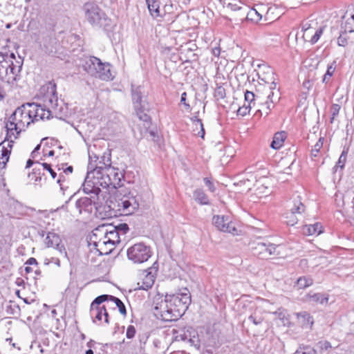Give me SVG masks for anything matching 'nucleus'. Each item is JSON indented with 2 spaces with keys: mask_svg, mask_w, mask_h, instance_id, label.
I'll use <instances>...</instances> for the list:
<instances>
[{
  "mask_svg": "<svg viewBox=\"0 0 354 354\" xmlns=\"http://www.w3.org/2000/svg\"><path fill=\"white\" fill-rule=\"evenodd\" d=\"M193 196H194V200L201 205L209 204V200H208L207 196L201 189H198L195 190L194 192Z\"/></svg>",
  "mask_w": 354,
  "mask_h": 354,
  "instance_id": "obj_33",
  "label": "nucleus"
},
{
  "mask_svg": "<svg viewBox=\"0 0 354 354\" xmlns=\"http://www.w3.org/2000/svg\"><path fill=\"white\" fill-rule=\"evenodd\" d=\"M339 46H345L347 44V39L343 35H340L337 39Z\"/></svg>",
  "mask_w": 354,
  "mask_h": 354,
  "instance_id": "obj_53",
  "label": "nucleus"
},
{
  "mask_svg": "<svg viewBox=\"0 0 354 354\" xmlns=\"http://www.w3.org/2000/svg\"><path fill=\"white\" fill-rule=\"evenodd\" d=\"M297 317L303 327H311L313 324V319L307 312L298 313Z\"/></svg>",
  "mask_w": 354,
  "mask_h": 354,
  "instance_id": "obj_29",
  "label": "nucleus"
},
{
  "mask_svg": "<svg viewBox=\"0 0 354 354\" xmlns=\"http://www.w3.org/2000/svg\"><path fill=\"white\" fill-rule=\"evenodd\" d=\"M344 21L342 24V28L344 30L345 32H354V14H348V12L343 17Z\"/></svg>",
  "mask_w": 354,
  "mask_h": 354,
  "instance_id": "obj_25",
  "label": "nucleus"
},
{
  "mask_svg": "<svg viewBox=\"0 0 354 354\" xmlns=\"http://www.w3.org/2000/svg\"><path fill=\"white\" fill-rule=\"evenodd\" d=\"M85 354H94V353H93V350L90 348V349L86 351Z\"/></svg>",
  "mask_w": 354,
  "mask_h": 354,
  "instance_id": "obj_64",
  "label": "nucleus"
},
{
  "mask_svg": "<svg viewBox=\"0 0 354 354\" xmlns=\"http://www.w3.org/2000/svg\"><path fill=\"white\" fill-rule=\"evenodd\" d=\"M95 77L105 81L113 80V76L111 71L110 64L109 63H103Z\"/></svg>",
  "mask_w": 354,
  "mask_h": 354,
  "instance_id": "obj_24",
  "label": "nucleus"
},
{
  "mask_svg": "<svg viewBox=\"0 0 354 354\" xmlns=\"http://www.w3.org/2000/svg\"><path fill=\"white\" fill-rule=\"evenodd\" d=\"M192 122H193L194 133L196 135L203 138L204 136H205V129L203 127V124L202 123V120L200 119H198V118H196V117H195L194 119L192 118Z\"/></svg>",
  "mask_w": 354,
  "mask_h": 354,
  "instance_id": "obj_32",
  "label": "nucleus"
},
{
  "mask_svg": "<svg viewBox=\"0 0 354 354\" xmlns=\"http://www.w3.org/2000/svg\"><path fill=\"white\" fill-rule=\"evenodd\" d=\"M30 123L26 104H23L14 111L6 122V139H17L19 133L25 131Z\"/></svg>",
  "mask_w": 354,
  "mask_h": 354,
  "instance_id": "obj_4",
  "label": "nucleus"
},
{
  "mask_svg": "<svg viewBox=\"0 0 354 354\" xmlns=\"http://www.w3.org/2000/svg\"><path fill=\"white\" fill-rule=\"evenodd\" d=\"M252 106L245 103L243 106H241L237 110V114L241 116H245L250 113Z\"/></svg>",
  "mask_w": 354,
  "mask_h": 354,
  "instance_id": "obj_41",
  "label": "nucleus"
},
{
  "mask_svg": "<svg viewBox=\"0 0 354 354\" xmlns=\"http://www.w3.org/2000/svg\"><path fill=\"white\" fill-rule=\"evenodd\" d=\"M131 93L134 108L138 118L145 122V125H149L150 118L145 113L146 105L145 101L142 100L141 87L132 86Z\"/></svg>",
  "mask_w": 354,
  "mask_h": 354,
  "instance_id": "obj_14",
  "label": "nucleus"
},
{
  "mask_svg": "<svg viewBox=\"0 0 354 354\" xmlns=\"http://www.w3.org/2000/svg\"><path fill=\"white\" fill-rule=\"evenodd\" d=\"M6 82L0 80V102H3L7 96Z\"/></svg>",
  "mask_w": 354,
  "mask_h": 354,
  "instance_id": "obj_44",
  "label": "nucleus"
},
{
  "mask_svg": "<svg viewBox=\"0 0 354 354\" xmlns=\"http://www.w3.org/2000/svg\"><path fill=\"white\" fill-rule=\"evenodd\" d=\"M105 301H108L107 296L102 295L97 297L91 304L90 313L91 316L98 321H101L102 316H104L105 323L109 324V314L105 307L104 306H100Z\"/></svg>",
  "mask_w": 354,
  "mask_h": 354,
  "instance_id": "obj_15",
  "label": "nucleus"
},
{
  "mask_svg": "<svg viewBox=\"0 0 354 354\" xmlns=\"http://www.w3.org/2000/svg\"><path fill=\"white\" fill-rule=\"evenodd\" d=\"M153 275L145 270L140 274V280L137 283L138 288L147 290L153 286Z\"/></svg>",
  "mask_w": 354,
  "mask_h": 354,
  "instance_id": "obj_23",
  "label": "nucleus"
},
{
  "mask_svg": "<svg viewBox=\"0 0 354 354\" xmlns=\"http://www.w3.org/2000/svg\"><path fill=\"white\" fill-rule=\"evenodd\" d=\"M341 107L337 104H333L331 106L330 111L332 117L330 118V122L333 123L335 118L339 114Z\"/></svg>",
  "mask_w": 354,
  "mask_h": 354,
  "instance_id": "obj_42",
  "label": "nucleus"
},
{
  "mask_svg": "<svg viewBox=\"0 0 354 354\" xmlns=\"http://www.w3.org/2000/svg\"><path fill=\"white\" fill-rule=\"evenodd\" d=\"M260 91V89H256V93H254L253 92L247 91L245 93V101L248 103V104L250 105L253 104V105L255 104L256 101L259 102V100H261L263 98V96L259 95V93Z\"/></svg>",
  "mask_w": 354,
  "mask_h": 354,
  "instance_id": "obj_31",
  "label": "nucleus"
},
{
  "mask_svg": "<svg viewBox=\"0 0 354 354\" xmlns=\"http://www.w3.org/2000/svg\"><path fill=\"white\" fill-rule=\"evenodd\" d=\"M289 209L284 214L285 222L287 225L293 226L297 223L299 216L306 210V207L301 201V197L297 196L288 204Z\"/></svg>",
  "mask_w": 354,
  "mask_h": 354,
  "instance_id": "obj_11",
  "label": "nucleus"
},
{
  "mask_svg": "<svg viewBox=\"0 0 354 354\" xmlns=\"http://www.w3.org/2000/svg\"><path fill=\"white\" fill-rule=\"evenodd\" d=\"M23 59L16 57L15 53L0 52V80L9 84H14L21 77Z\"/></svg>",
  "mask_w": 354,
  "mask_h": 354,
  "instance_id": "obj_2",
  "label": "nucleus"
},
{
  "mask_svg": "<svg viewBox=\"0 0 354 354\" xmlns=\"http://www.w3.org/2000/svg\"><path fill=\"white\" fill-rule=\"evenodd\" d=\"M346 152L345 151H343L342 154L340 155L338 162H337L336 165L334 167V169L337 171V169L338 167H340L341 169H343L344 167V164L346 162Z\"/></svg>",
  "mask_w": 354,
  "mask_h": 354,
  "instance_id": "obj_39",
  "label": "nucleus"
},
{
  "mask_svg": "<svg viewBox=\"0 0 354 354\" xmlns=\"http://www.w3.org/2000/svg\"><path fill=\"white\" fill-rule=\"evenodd\" d=\"M307 297L310 302L316 304L326 305L328 302V297L323 293H309Z\"/></svg>",
  "mask_w": 354,
  "mask_h": 354,
  "instance_id": "obj_27",
  "label": "nucleus"
},
{
  "mask_svg": "<svg viewBox=\"0 0 354 354\" xmlns=\"http://www.w3.org/2000/svg\"><path fill=\"white\" fill-rule=\"evenodd\" d=\"M151 256L150 248L142 243H136L127 250V257L135 263L147 261Z\"/></svg>",
  "mask_w": 354,
  "mask_h": 354,
  "instance_id": "obj_12",
  "label": "nucleus"
},
{
  "mask_svg": "<svg viewBox=\"0 0 354 354\" xmlns=\"http://www.w3.org/2000/svg\"><path fill=\"white\" fill-rule=\"evenodd\" d=\"M135 334H136L135 327L131 325L129 326L127 328V333H126L127 337L129 339H131L135 336Z\"/></svg>",
  "mask_w": 354,
  "mask_h": 354,
  "instance_id": "obj_46",
  "label": "nucleus"
},
{
  "mask_svg": "<svg viewBox=\"0 0 354 354\" xmlns=\"http://www.w3.org/2000/svg\"><path fill=\"white\" fill-rule=\"evenodd\" d=\"M31 122L40 120H49L54 116L57 117L61 111L44 106L43 103H26Z\"/></svg>",
  "mask_w": 354,
  "mask_h": 354,
  "instance_id": "obj_10",
  "label": "nucleus"
},
{
  "mask_svg": "<svg viewBox=\"0 0 354 354\" xmlns=\"http://www.w3.org/2000/svg\"><path fill=\"white\" fill-rule=\"evenodd\" d=\"M73 168L72 166L68 167L66 169L64 170V173L66 174H71L73 172Z\"/></svg>",
  "mask_w": 354,
  "mask_h": 354,
  "instance_id": "obj_60",
  "label": "nucleus"
},
{
  "mask_svg": "<svg viewBox=\"0 0 354 354\" xmlns=\"http://www.w3.org/2000/svg\"><path fill=\"white\" fill-rule=\"evenodd\" d=\"M82 10L86 19L92 26L106 28L109 25L110 19L96 3L93 1L85 3Z\"/></svg>",
  "mask_w": 354,
  "mask_h": 354,
  "instance_id": "obj_8",
  "label": "nucleus"
},
{
  "mask_svg": "<svg viewBox=\"0 0 354 354\" xmlns=\"http://www.w3.org/2000/svg\"><path fill=\"white\" fill-rule=\"evenodd\" d=\"M64 176L63 175H59V178L57 180V183L59 184L61 189H63L62 182L64 180Z\"/></svg>",
  "mask_w": 354,
  "mask_h": 354,
  "instance_id": "obj_57",
  "label": "nucleus"
},
{
  "mask_svg": "<svg viewBox=\"0 0 354 354\" xmlns=\"http://www.w3.org/2000/svg\"><path fill=\"white\" fill-rule=\"evenodd\" d=\"M103 236V238H100L98 241H94L93 245L101 254H107L111 252V248L108 250L104 248L107 245L113 246L115 243L120 241L119 232H117L114 226L111 225H102L95 228L93 231V236Z\"/></svg>",
  "mask_w": 354,
  "mask_h": 354,
  "instance_id": "obj_5",
  "label": "nucleus"
},
{
  "mask_svg": "<svg viewBox=\"0 0 354 354\" xmlns=\"http://www.w3.org/2000/svg\"><path fill=\"white\" fill-rule=\"evenodd\" d=\"M42 166L43 169H46L48 171H49L53 178H55L57 176L56 172L53 169H52L50 165L44 162L42 163Z\"/></svg>",
  "mask_w": 354,
  "mask_h": 354,
  "instance_id": "obj_47",
  "label": "nucleus"
},
{
  "mask_svg": "<svg viewBox=\"0 0 354 354\" xmlns=\"http://www.w3.org/2000/svg\"><path fill=\"white\" fill-rule=\"evenodd\" d=\"M286 138V133L284 131L277 132L274 134L270 147L274 149H280Z\"/></svg>",
  "mask_w": 354,
  "mask_h": 354,
  "instance_id": "obj_28",
  "label": "nucleus"
},
{
  "mask_svg": "<svg viewBox=\"0 0 354 354\" xmlns=\"http://www.w3.org/2000/svg\"><path fill=\"white\" fill-rule=\"evenodd\" d=\"M213 223L215 227L220 231L230 233L233 235L238 234V230L234 223H233L228 216H214Z\"/></svg>",
  "mask_w": 354,
  "mask_h": 354,
  "instance_id": "obj_16",
  "label": "nucleus"
},
{
  "mask_svg": "<svg viewBox=\"0 0 354 354\" xmlns=\"http://www.w3.org/2000/svg\"><path fill=\"white\" fill-rule=\"evenodd\" d=\"M324 140V138H319V140L314 145L313 148L311 150V154L313 156H317L318 153L319 152L320 149L323 146Z\"/></svg>",
  "mask_w": 354,
  "mask_h": 354,
  "instance_id": "obj_37",
  "label": "nucleus"
},
{
  "mask_svg": "<svg viewBox=\"0 0 354 354\" xmlns=\"http://www.w3.org/2000/svg\"><path fill=\"white\" fill-rule=\"evenodd\" d=\"M268 73L270 76L268 78L261 77L259 75V78L263 81L265 84L260 86L257 89H260L259 93V95L263 96L261 100H259V102L261 105V109H259L258 111H264L266 115H268L269 111L274 106V104L277 103L279 98V91L277 88V84L274 82V72L273 71L268 68Z\"/></svg>",
  "mask_w": 354,
  "mask_h": 354,
  "instance_id": "obj_3",
  "label": "nucleus"
},
{
  "mask_svg": "<svg viewBox=\"0 0 354 354\" xmlns=\"http://www.w3.org/2000/svg\"><path fill=\"white\" fill-rule=\"evenodd\" d=\"M220 52H221V50H220L219 48H214L212 49V53L215 56H219Z\"/></svg>",
  "mask_w": 354,
  "mask_h": 354,
  "instance_id": "obj_58",
  "label": "nucleus"
},
{
  "mask_svg": "<svg viewBox=\"0 0 354 354\" xmlns=\"http://www.w3.org/2000/svg\"><path fill=\"white\" fill-rule=\"evenodd\" d=\"M104 167L96 166L93 169V178L95 183L100 187L108 188L111 186L115 187L116 180H120L118 174L116 172L115 168L111 167V159L107 158L105 160V156H102Z\"/></svg>",
  "mask_w": 354,
  "mask_h": 354,
  "instance_id": "obj_6",
  "label": "nucleus"
},
{
  "mask_svg": "<svg viewBox=\"0 0 354 354\" xmlns=\"http://www.w3.org/2000/svg\"><path fill=\"white\" fill-rule=\"evenodd\" d=\"M146 3L151 15L156 18L160 15V2L158 0H146Z\"/></svg>",
  "mask_w": 354,
  "mask_h": 354,
  "instance_id": "obj_30",
  "label": "nucleus"
},
{
  "mask_svg": "<svg viewBox=\"0 0 354 354\" xmlns=\"http://www.w3.org/2000/svg\"><path fill=\"white\" fill-rule=\"evenodd\" d=\"M38 95L44 106L62 111V107L58 100L55 83L48 82L41 86Z\"/></svg>",
  "mask_w": 354,
  "mask_h": 354,
  "instance_id": "obj_9",
  "label": "nucleus"
},
{
  "mask_svg": "<svg viewBox=\"0 0 354 354\" xmlns=\"http://www.w3.org/2000/svg\"><path fill=\"white\" fill-rule=\"evenodd\" d=\"M306 25L304 26L302 28L301 37L305 41L310 42L312 44H314L319 40L322 35L324 28L321 27L317 29L310 25L306 27Z\"/></svg>",
  "mask_w": 354,
  "mask_h": 354,
  "instance_id": "obj_17",
  "label": "nucleus"
},
{
  "mask_svg": "<svg viewBox=\"0 0 354 354\" xmlns=\"http://www.w3.org/2000/svg\"><path fill=\"white\" fill-rule=\"evenodd\" d=\"M187 93H183L180 97V102L183 103L187 108H189V104L186 103Z\"/></svg>",
  "mask_w": 354,
  "mask_h": 354,
  "instance_id": "obj_54",
  "label": "nucleus"
},
{
  "mask_svg": "<svg viewBox=\"0 0 354 354\" xmlns=\"http://www.w3.org/2000/svg\"><path fill=\"white\" fill-rule=\"evenodd\" d=\"M94 344H95V342H94L93 340H92V339H91V340H90V341H89L88 342H87V344H86L87 346H88V347H90V348L93 347Z\"/></svg>",
  "mask_w": 354,
  "mask_h": 354,
  "instance_id": "obj_63",
  "label": "nucleus"
},
{
  "mask_svg": "<svg viewBox=\"0 0 354 354\" xmlns=\"http://www.w3.org/2000/svg\"><path fill=\"white\" fill-rule=\"evenodd\" d=\"M50 263H55L57 266H60V261L59 259L53 257L50 260Z\"/></svg>",
  "mask_w": 354,
  "mask_h": 354,
  "instance_id": "obj_59",
  "label": "nucleus"
},
{
  "mask_svg": "<svg viewBox=\"0 0 354 354\" xmlns=\"http://www.w3.org/2000/svg\"><path fill=\"white\" fill-rule=\"evenodd\" d=\"M313 284V279L306 277H299L297 281V286L299 289L307 288Z\"/></svg>",
  "mask_w": 354,
  "mask_h": 354,
  "instance_id": "obj_35",
  "label": "nucleus"
},
{
  "mask_svg": "<svg viewBox=\"0 0 354 354\" xmlns=\"http://www.w3.org/2000/svg\"><path fill=\"white\" fill-rule=\"evenodd\" d=\"M191 304V295L188 289L185 288L183 292L172 295H166L165 299L156 304L154 308V314L165 322L178 320L179 313H176L175 310L171 309V306L178 307V310L186 311Z\"/></svg>",
  "mask_w": 354,
  "mask_h": 354,
  "instance_id": "obj_1",
  "label": "nucleus"
},
{
  "mask_svg": "<svg viewBox=\"0 0 354 354\" xmlns=\"http://www.w3.org/2000/svg\"><path fill=\"white\" fill-rule=\"evenodd\" d=\"M117 232H119V235H124L129 230V226L127 223H121L118 226H114Z\"/></svg>",
  "mask_w": 354,
  "mask_h": 354,
  "instance_id": "obj_43",
  "label": "nucleus"
},
{
  "mask_svg": "<svg viewBox=\"0 0 354 354\" xmlns=\"http://www.w3.org/2000/svg\"><path fill=\"white\" fill-rule=\"evenodd\" d=\"M235 185H238L240 187H243V191L245 190H250V186L252 185V182L248 178L247 179H243L239 180L238 183H234Z\"/></svg>",
  "mask_w": 354,
  "mask_h": 354,
  "instance_id": "obj_40",
  "label": "nucleus"
},
{
  "mask_svg": "<svg viewBox=\"0 0 354 354\" xmlns=\"http://www.w3.org/2000/svg\"><path fill=\"white\" fill-rule=\"evenodd\" d=\"M171 310H175L176 311V313H179V314H178V319L180 317H182V315H184V313H185V311H182V312H181V310H178V309H179V308H178V307H176V306H174V305H171Z\"/></svg>",
  "mask_w": 354,
  "mask_h": 354,
  "instance_id": "obj_55",
  "label": "nucleus"
},
{
  "mask_svg": "<svg viewBox=\"0 0 354 354\" xmlns=\"http://www.w3.org/2000/svg\"><path fill=\"white\" fill-rule=\"evenodd\" d=\"M215 96L218 97L219 98H224L225 96V89L222 87H218L215 92Z\"/></svg>",
  "mask_w": 354,
  "mask_h": 354,
  "instance_id": "obj_51",
  "label": "nucleus"
},
{
  "mask_svg": "<svg viewBox=\"0 0 354 354\" xmlns=\"http://www.w3.org/2000/svg\"><path fill=\"white\" fill-rule=\"evenodd\" d=\"M87 176L86 178H88ZM83 190L84 192L87 194H93L91 196H100V198L102 197V192L100 188L98 187L97 183H95V180L93 178V180H88L86 179L84 185H83Z\"/></svg>",
  "mask_w": 354,
  "mask_h": 354,
  "instance_id": "obj_22",
  "label": "nucleus"
},
{
  "mask_svg": "<svg viewBox=\"0 0 354 354\" xmlns=\"http://www.w3.org/2000/svg\"><path fill=\"white\" fill-rule=\"evenodd\" d=\"M45 244L48 248L55 247V249L64 257H67L65 247L62 244L59 236L54 232H48L45 239Z\"/></svg>",
  "mask_w": 354,
  "mask_h": 354,
  "instance_id": "obj_18",
  "label": "nucleus"
},
{
  "mask_svg": "<svg viewBox=\"0 0 354 354\" xmlns=\"http://www.w3.org/2000/svg\"><path fill=\"white\" fill-rule=\"evenodd\" d=\"M294 354H317V351L309 346L299 347Z\"/></svg>",
  "mask_w": 354,
  "mask_h": 354,
  "instance_id": "obj_38",
  "label": "nucleus"
},
{
  "mask_svg": "<svg viewBox=\"0 0 354 354\" xmlns=\"http://www.w3.org/2000/svg\"><path fill=\"white\" fill-rule=\"evenodd\" d=\"M248 319L252 322L255 325L260 324L263 320V317L258 314L257 311H255L254 313H252L251 315L248 317Z\"/></svg>",
  "mask_w": 354,
  "mask_h": 354,
  "instance_id": "obj_36",
  "label": "nucleus"
},
{
  "mask_svg": "<svg viewBox=\"0 0 354 354\" xmlns=\"http://www.w3.org/2000/svg\"><path fill=\"white\" fill-rule=\"evenodd\" d=\"M14 142L12 138L8 140L6 138L0 143V165H5L8 161L12 147V143Z\"/></svg>",
  "mask_w": 354,
  "mask_h": 354,
  "instance_id": "obj_21",
  "label": "nucleus"
},
{
  "mask_svg": "<svg viewBox=\"0 0 354 354\" xmlns=\"http://www.w3.org/2000/svg\"><path fill=\"white\" fill-rule=\"evenodd\" d=\"M26 264L37 265V261L36 259H35L33 257H31L29 259H28V261L26 262Z\"/></svg>",
  "mask_w": 354,
  "mask_h": 354,
  "instance_id": "obj_56",
  "label": "nucleus"
},
{
  "mask_svg": "<svg viewBox=\"0 0 354 354\" xmlns=\"http://www.w3.org/2000/svg\"><path fill=\"white\" fill-rule=\"evenodd\" d=\"M102 64L103 62H102L99 58L96 57H90L85 61L83 67L88 74L95 77L97 74L98 70H100V67H102Z\"/></svg>",
  "mask_w": 354,
  "mask_h": 354,
  "instance_id": "obj_19",
  "label": "nucleus"
},
{
  "mask_svg": "<svg viewBox=\"0 0 354 354\" xmlns=\"http://www.w3.org/2000/svg\"><path fill=\"white\" fill-rule=\"evenodd\" d=\"M274 314L278 315L279 319L282 320V322L283 323V324H286V322L288 321V319L286 317V311L283 310V311H280V312H275Z\"/></svg>",
  "mask_w": 354,
  "mask_h": 354,
  "instance_id": "obj_48",
  "label": "nucleus"
},
{
  "mask_svg": "<svg viewBox=\"0 0 354 354\" xmlns=\"http://www.w3.org/2000/svg\"><path fill=\"white\" fill-rule=\"evenodd\" d=\"M106 205L109 210L113 211L115 214H131L139 207V204L135 197L118 195L111 197L109 201H106Z\"/></svg>",
  "mask_w": 354,
  "mask_h": 354,
  "instance_id": "obj_7",
  "label": "nucleus"
},
{
  "mask_svg": "<svg viewBox=\"0 0 354 354\" xmlns=\"http://www.w3.org/2000/svg\"><path fill=\"white\" fill-rule=\"evenodd\" d=\"M335 62H333L332 64L328 66L326 74H327V75H328L329 77H332L334 72L335 71Z\"/></svg>",
  "mask_w": 354,
  "mask_h": 354,
  "instance_id": "obj_50",
  "label": "nucleus"
},
{
  "mask_svg": "<svg viewBox=\"0 0 354 354\" xmlns=\"http://www.w3.org/2000/svg\"><path fill=\"white\" fill-rule=\"evenodd\" d=\"M34 164L35 165V162H34L31 159H28V161L26 162V168H29V167H30Z\"/></svg>",
  "mask_w": 354,
  "mask_h": 354,
  "instance_id": "obj_61",
  "label": "nucleus"
},
{
  "mask_svg": "<svg viewBox=\"0 0 354 354\" xmlns=\"http://www.w3.org/2000/svg\"><path fill=\"white\" fill-rule=\"evenodd\" d=\"M302 232L306 236L319 235L322 232V226L319 223L313 225H305L302 228Z\"/></svg>",
  "mask_w": 354,
  "mask_h": 354,
  "instance_id": "obj_26",
  "label": "nucleus"
},
{
  "mask_svg": "<svg viewBox=\"0 0 354 354\" xmlns=\"http://www.w3.org/2000/svg\"><path fill=\"white\" fill-rule=\"evenodd\" d=\"M104 295L108 297V300L112 301L115 304V305L118 308L120 313L122 315L126 316V315H127L126 307H125L124 303L120 299H118V297H115L114 296H112V295Z\"/></svg>",
  "mask_w": 354,
  "mask_h": 354,
  "instance_id": "obj_34",
  "label": "nucleus"
},
{
  "mask_svg": "<svg viewBox=\"0 0 354 354\" xmlns=\"http://www.w3.org/2000/svg\"><path fill=\"white\" fill-rule=\"evenodd\" d=\"M279 248V245L270 242H257L252 250L259 259H268L281 254Z\"/></svg>",
  "mask_w": 354,
  "mask_h": 354,
  "instance_id": "obj_13",
  "label": "nucleus"
},
{
  "mask_svg": "<svg viewBox=\"0 0 354 354\" xmlns=\"http://www.w3.org/2000/svg\"><path fill=\"white\" fill-rule=\"evenodd\" d=\"M247 18L252 21H257L261 18V15L256 10L252 9L248 13Z\"/></svg>",
  "mask_w": 354,
  "mask_h": 354,
  "instance_id": "obj_45",
  "label": "nucleus"
},
{
  "mask_svg": "<svg viewBox=\"0 0 354 354\" xmlns=\"http://www.w3.org/2000/svg\"><path fill=\"white\" fill-rule=\"evenodd\" d=\"M41 169H43L42 163L35 162V166L33 168V174L40 176Z\"/></svg>",
  "mask_w": 354,
  "mask_h": 354,
  "instance_id": "obj_49",
  "label": "nucleus"
},
{
  "mask_svg": "<svg viewBox=\"0 0 354 354\" xmlns=\"http://www.w3.org/2000/svg\"><path fill=\"white\" fill-rule=\"evenodd\" d=\"M203 180L205 185L208 187V189L210 192H214L216 190L214 184L210 181L209 178H205Z\"/></svg>",
  "mask_w": 354,
  "mask_h": 354,
  "instance_id": "obj_52",
  "label": "nucleus"
},
{
  "mask_svg": "<svg viewBox=\"0 0 354 354\" xmlns=\"http://www.w3.org/2000/svg\"><path fill=\"white\" fill-rule=\"evenodd\" d=\"M331 77H329L328 75H327V74L325 73V75H324V77H323V80H322V82L324 83H328L330 80Z\"/></svg>",
  "mask_w": 354,
  "mask_h": 354,
  "instance_id": "obj_62",
  "label": "nucleus"
},
{
  "mask_svg": "<svg viewBox=\"0 0 354 354\" xmlns=\"http://www.w3.org/2000/svg\"><path fill=\"white\" fill-rule=\"evenodd\" d=\"M104 198H100V196H91V197H82L76 201L75 205L81 212L82 207H86L92 204L96 206H101L103 205Z\"/></svg>",
  "mask_w": 354,
  "mask_h": 354,
  "instance_id": "obj_20",
  "label": "nucleus"
}]
</instances>
